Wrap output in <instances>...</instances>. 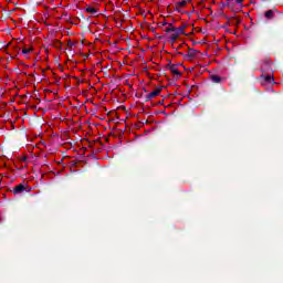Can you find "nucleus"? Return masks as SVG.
Instances as JSON below:
<instances>
[{
  "label": "nucleus",
  "instance_id": "f257e3e1",
  "mask_svg": "<svg viewBox=\"0 0 283 283\" xmlns=\"http://www.w3.org/2000/svg\"><path fill=\"white\" fill-rule=\"evenodd\" d=\"M187 50V52H182V51H178L177 54H180L181 56H184L185 61H193V59H196V55L198 54V51L190 49L189 45L182 43L178 50Z\"/></svg>",
  "mask_w": 283,
  "mask_h": 283
},
{
  "label": "nucleus",
  "instance_id": "f03ea898",
  "mask_svg": "<svg viewBox=\"0 0 283 283\" xmlns=\"http://www.w3.org/2000/svg\"><path fill=\"white\" fill-rule=\"evenodd\" d=\"M164 32L168 34V39L170 41L176 42L180 39V33L178 32V28L174 27V24H168V27L164 28Z\"/></svg>",
  "mask_w": 283,
  "mask_h": 283
},
{
  "label": "nucleus",
  "instance_id": "7ed1b4c3",
  "mask_svg": "<svg viewBox=\"0 0 283 283\" xmlns=\"http://www.w3.org/2000/svg\"><path fill=\"white\" fill-rule=\"evenodd\" d=\"M165 86H157L153 92L148 93L146 95L147 101H153V98H156L157 96H160V93L163 92Z\"/></svg>",
  "mask_w": 283,
  "mask_h": 283
},
{
  "label": "nucleus",
  "instance_id": "20e7f679",
  "mask_svg": "<svg viewBox=\"0 0 283 283\" xmlns=\"http://www.w3.org/2000/svg\"><path fill=\"white\" fill-rule=\"evenodd\" d=\"M271 65H273V61H271V59L263 60L261 65L262 72H266Z\"/></svg>",
  "mask_w": 283,
  "mask_h": 283
},
{
  "label": "nucleus",
  "instance_id": "39448f33",
  "mask_svg": "<svg viewBox=\"0 0 283 283\" xmlns=\"http://www.w3.org/2000/svg\"><path fill=\"white\" fill-rule=\"evenodd\" d=\"M263 78V82H261V85H266V83H273V81H275V77L272 75H261Z\"/></svg>",
  "mask_w": 283,
  "mask_h": 283
},
{
  "label": "nucleus",
  "instance_id": "423d86ee",
  "mask_svg": "<svg viewBox=\"0 0 283 283\" xmlns=\"http://www.w3.org/2000/svg\"><path fill=\"white\" fill-rule=\"evenodd\" d=\"M23 191H28V186L20 184L14 187L13 193H23Z\"/></svg>",
  "mask_w": 283,
  "mask_h": 283
},
{
  "label": "nucleus",
  "instance_id": "0eeeda50",
  "mask_svg": "<svg viewBox=\"0 0 283 283\" xmlns=\"http://www.w3.org/2000/svg\"><path fill=\"white\" fill-rule=\"evenodd\" d=\"M31 52H34V46H32L31 44L29 46L22 48V54H30Z\"/></svg>",
  "mask_w": 283,
  "mask_h": 283
},
{
  "label": "nucleus",
  "instance_id": "6e6552de",
  "mask_svg": "<svg viewBox=\"0 0 283 283\" xmlns=\"http://www.w3.org/2000/svg\"><path fill=\"white\" fill-rule=\"evenodd\" d=\"M242 3H244V0H235L234 1V10L235 12H240V7L242 8Z\"/></svg>",
  "mask_w": 283,
  "mask_h": 283
},
{
  "label": "nucleus",
  "instance_id": "1a4fd4ad",
  "mask_svg": "<svg viewBox=\"0 0 283 283\" xmlns=\"http://www.w3.org/2000/svg\"><path fill=\"white\" fill-rule=\"evenodd\" d=\"M85 11L88 13V14H96L98 12V9L94 8V7H87L85 9Z\"/></svg>",
  "mask_w": 283,
  "mask_h": 283
},
{
  "label": "nucleus",
  "instance_id": "9d476101",
  "mask_svg": "<svg viewBox=\"0 0 283 283\" xmlns=\"http://www.w3.org/2000/svg\"><path fill=\"white\" fill-rule=\"evenodd\" d=\"M185 30H187V25L182 24L179 28H177V31L179 34H185Z\"/></svg>",
  "mask_w": 283,
  "mask_h": 283
},
{
  "label": "nucleus",
  "instance_id": "9b49d317",
  "mask_svg": "<svg viewBox=\"0 0 283 283\" xmlns=\"http://www.w3.org/2000/svg\"><path fill=\"white\" fill-rule=\"evenodd\" d=\"M171 72L175 74V76H180V71L178 70V66H171Z\"/></svg>",
  "mask_w": 283,
  "mask_h": 283
},
{
  "label": "nucleus",
  "instance_id": "f8f14e48",
  "mask_svg": "<svg viewBox=\"0 0 283 283\" xmlns=\"http://www.w3.org/2000/svg\"><path fill=\"white\" fill-rule=\"evenodd\" d=\"M273 17H274L273 10H268L265 12V19H273Z\"/></svg>",
  "mask_w": 283,
  "mask_h": 283
},
{
  "label": "nucleus",
  "instance_id": "ddd939ff",
  "mask_svg": "<svg viewBox=\"0 0 283 283\" xmlns=\"http://www.w3.org/2000/svg\"><path fill=\"white\" fill-rule=\"evenodd\" d=\"M212 81H213V83H220L222 81V78L218 75H213Z\"/></svg>",
  "mask_w": 283,
  "mask_h": 283
},
{
  "label": "nucleus",
  "instance_id": "4468645a",
  "mask_svg": "<svg viewBox=\"0 0 283 283\" xmlns=\"http://www.w3.org/2000/svg\"><path fill=\"white\" fill-rule=\"evenodd\" d=\"M187 6V1H181L177 3V8H185Z\"/></svg>",
  "mask_w": 283,
  "mask_h": 283
},
{
  "label": "nucleus",
  "instance_id": "2eb2a0df",
  "mask_svg": "<svg viewBox=\"0 0 283 283\" xmlns=\"http://www.w3.org/2000/svg\"><path fill=\"white\" fill-rule=\"evenodd\" d=\"M161 25H164V28H169V25H171V23H167V21H163Z\"/></svg>",
  "mask_w": 283,
  "mask_h": 283
}]
</instances>
